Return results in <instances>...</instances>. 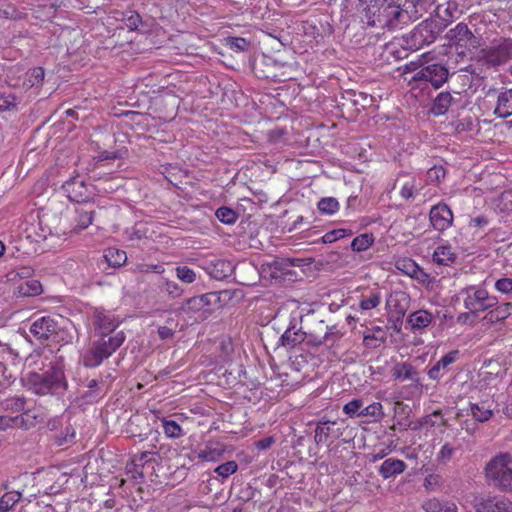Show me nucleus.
<instances>
[{
	"instance_id": "39",
	"label": "nucleus",
	"mask_w": 512,
	"mask_h": 512,
	"mask_svg": "<svg viewBox=\"0 0 512 512\" xmlns=\"http://www.w3.org/2000/svg\"><path fill=\"white\" fill-rule=\"evenodd\" d=\"M27 15L26 12L17 10L14 6L10 5L4 0H0V17L21 19Z\"/></svg>"
},
{
	"instance_id": "2",
	"label": "nucleus",
	"mask_w": 512,
	"mask_h": 512,
	"mask_svg": "<svg viewBox=\"0 0 512 512\" xmlns=\"http://www.w3.org/2000/svg\"><path fill=\"white\" fill-rule=\"evenodd\" d=\"M124 341L125 334L123 331L101 335V338L83 354V364L90 368L99 366L105 359L109 358Z\"/></svg>"
},
{
	"instance_id": "33",
	"label": "nucleus",
	"mask_w": 512,
	"mask_h": 512,
	"mask_svg": "<svg viewBox=\"0 0 512 512\" xmlns=\"http://www.w3.org/2000/svg\"><path fill=\"white\" fill-rule=\"evenodd\" d=\"M56 9V6L50 1L41 0L35 8H33L34 17L42 21L49 20L54 17Z\"/></svg>"
},
{
	"instance_id": "8",
	"label": "nucleus",
	"mask_w": 512,
	"mask_h": 512,
	"mask_svg": "<svg viewBox=\"0 0 512 512\" xmlns=\"http://www.w3.org/2000/svg\"><path fill=\"white\" fill-rule=\"evenodd\" d=\"M44 76L45 72L41 67H35L26 72L16 68L9 72L7 82L11 87L29 90L40 87L43 84Z\"/></svg>"
},
{
	"instance_id": "61",
	"label": "nucleus",
	"mask_w": 512,
	"mask_h": 512,
	"mask_svg": "<svg viewBox=\"0 0 512 512\" xmlns=\"http://www.w3.org/2000/svg\"><path fill=\"white\" fill-rule=\"evenodd\" d=\"M139 270L141 272H154L156 274H162L165 271V268L161 264H142L139 266Z\"/></svg>"
},
{
	"instance_id": "19",
	"label": "nucleus",
	"mask_w": 512,
	"mask_h": 512,
	"mask_svg": "<svg viewBox=\"0 0 512 512\" xmlns=\"http://www.w3.org/2000/svg\"><path fill=\"white\" fill-rule=\"evenodd\" d=\"M433 321V315L428 310L420 309L410 313L407 324L413 331H421L427 328Z\"/></svg>"
},
{
	"instance_id": "56",
	"label": "nucleus",
	"mask_w": 512,
	"mask_h": 512,
	"mask_svg": "<svg viewBox=\"0 0 512 512\" xmlns=\"http://www.w3.org/2000/svg\"><path fill=\"white\" fill-rule=\"evenodd\" d=\"M495 289L503 294L512 293V278H501L495 282Z\"/></svg>"
},
{
	"instance_id": "43",
	"label": "nucleus",
	"mask_w": 512,
	"mask_h": 512,
	"mask_svg": "<svg viewBox=\"0 0 512 512\" xmlns=\"http://www.w3.org/2000/svg\"><path fill=\"white\" fill-rule=\"evenodd\" d=\"M419 187V183L416 178L410 177L406 179L400 188V195L402 198L409 200L414 196V191Z\"/></svg>"
},
{
	"instance_id": "50",
	"label": "nucleus",
	"mask_w": 512,
	"mask_h": 512,
	"mask_svg": "<svg viewBox=\"0 0 512 512\" xmlns=\"http://www.w3.org/2000/svg\"><path fill=\"white\" fill-rule=\"evenodd\" d=\"M217 219L224 224H233L237 220V215L231 208L220 207L215 213Z\"/></svg>"
},
{
	"instance_id": "62",
	"label": "nucleus",
	"mask_w": 512,
	"mask_h": 512,
	"mask_svg": "<svg viewBox=\"0 0 512 512\" xmlns=\"http://www.w3.org/2000/svg\"><path fill=\"white\" fill-rule=\"evenodd\" d=\"M141 19L139 14L135 12H130V15L126 18V27L130 30H134L140 24Z\"/></svg>"
},
{
	"instance_id": "21",
	"label": "nucleus",
	"mask_w": 512,
	"mask_h": 512,
	"mask_svg": "<svg viewBox=\"0 0 512 512\" xmlns=\"http://www.w3.org/2000/svg\"><path fill=\"white\" fill-rule=\"evenodd\" d=\"M407 465L400 459H386L379 467V474L384 479H389L403 473Z\"/></svg>"
},
{
	"instance_id": "32",
	"label": "nucleus",
	"mask_w": 512,
	"mask_h": 512,
	"mask_svg": "<svg viewBox=\"0 0 512 512\" xmlns=\"http://www.w3.org/2000/svg\"><path fill=\"white\" fill-rule=\"evenodd\" d=\"M452 103V96L448 92H441L438 94V96L435 98L431 112L435 116H441L444 115Z\"/></svg>"
},
{
	"instance_id": "3",
	"label": "nucleus",
	"mask_w": 512,
	"mask_h": 512,
	"mask_svg": "<svg viewBox=\"0 0 512 512\" xmlns=\"http://www.w3.org/2000/svg\"><path fill=\"white\" fill-rule=\"evenodd\" d=\"M26 385L37 395L54 393L66 386L64 372L59 367H52L43 374L29 373L26 377Z\"/></svg>"
},
{
	"instance_id": "44",
	"label": "nucleus",
	"mask_w": 512,
	"mask_h": 512,
	"mask_svg": "<svg viewBox=\"0 0 512 512\" xmlns=\"http://www.w3.org/2000/svg\"><path fill=\"white\" fill-rule=\"evenodd\" d=\"M318 209L325 214H334L339 210V202L333 197L322 198L318 202Z\"/></svg>"
},
{
	"instance_id": "25",
	"label": "nucleus",
	"mask_w": 512,
	"mask_h": 512,
	"mask_svg": "<svg viewBox=\"0 0 512 512\" xmlns=\"http://www.w3.org/2000/svg\"><path fill=\"white\" fill-rule=\"evenodd\" d=\"M512 303H503L495 305L493 309H489L484 319L489 323H498L507 319L511 315Z\"/></svg>"
},
{
	"instance_id": "42",
	"label": "nucleus",
	"mask_w": 512,
	"mask_h": 512,
	"mask_svg": "<svg viewBox=\"0 0 512 512\" xmlns=\"http://www.w3.org/2000/svg\"><path fill=\"white\" fill-rule=\"evenodd\" d=\"M20 497V493L16 491L5 493L0 498V512H7L10 510L20 500Z\"/></svg>"
},
{
	"instance_id": "49",
	"label": "nucleus",
	"mask_w": 512,
	"mask_h": 512,
	"mask_svg": "<svg viewBox=\"0 0 512 512\" xmlns=\"http://www.w3.org/2000/svg\"><path fill=\"white\" fill-rule=\"evenodd\" d=\"M18 100L16 96L7 91L0 90V110H10L17 106Z\"/></svg>"
},
{
	"instance_id": "6",
	"label": "nucleus",
	"mask_w": 512,
	"mask_h": 512,
	"mask_svg": "<svg viewBox=\"0 0 512 512\" xmlns=\"http://www.w3.org/2000/svg\"><path fill=\"white\" fill-rule=\"evenodd\" d=\"M463 296L464 307L471 313H480L493 308L497 304V298L489 294L482 287L467 286L460 291Z\"/></svg>"
},
{
	"instance_id": "35",
	"label": "nucleus",
	"mask_w": 512,
	"mask_h": 512,
	"mask_svg": "<svg viewBox=\"0 0 512 512\" xmlns=\"http://www.w3.org/2000/svg\"><path fill=\"white\" fill-rule=\"evenodd\" d=\"M162 427L166 437L171 439H178L184 435L181 426L174 420H168L166 418L161 419Z\"/></svg>"
},
{
	"instance_id": "18",
	"label": "nucleus",
	"mask_w": 512,
	"mask_h": 512,
	"mask_svg": "<svg viewBox=\"0 0 512 512\" xmlns=\"http://www.w3.org/2000/svg\"><path fill=\"white\" fill-rule=\"evenodd\" d=\"M391 375L398 381H417L418 372L416 368L407 361L397 362L391 369Z\"/></svg>"
},
{
	"instance_id": "30",
	"label": "nucleus",
	"mask_w": 512,
	"mask_h": 512,
	"mask_svg": "<svg viewBox=\"0 0 512 512\" xmlns=\"http://www.w3.org/2000/svg\"><path fill=\"white\" fill-rule=\"evenodd\" d=\"M306 334L301 329L288 328L281 336V343L284 347L294 348L305 340Z\"/></svg>"
},
{
	"instance_id": "37",
	"label": "nucleus",
	"mask_w": 512,
	"mask_h": 512,
	"mask_svg": "<svg viewBox=\"0 0 512 512\" xmlns=\"http://www.w3.org/2000/svg\"><path fill=\"white\" fill-rule=\"evenodd\" d=\"M359 415L362 417H370L373 421L380 420L384 413H383V406L379 402H374L367 407L361 409Z\"/></svg>"
},
{
	"instance_id": "13",
	"label": "nucleus",
	"mask_w": 512,
	"mask_h": 512,
	"mask_svg": "<svg viewBox=\"0 0 512 512\" xmlns=\"http://www.w3.org/2000/svg\"><path fill=\"white\" fill-rule=\"evenodd\" d=\"M60 329L58 321L51 316H42L35 319L30 325V333L40 341L49 339Z\"/></svg>"
},
{
	"instance_id": "59",
	"label": "nucleus",
	"mask_w": 512,
	"mask_h": 512,
	"mask_svg": "<svg viewBox=\"0 0 512 512\" xmlns=\"http://www.w3.org/2000/svg\"><path fill=\"white\" fill-rule=\"evenodd\" d=\"M500 204L505 211H512V190L505 191L500 196Z\"/></svg>"
},
{
	"instance_id": "1",
	"label": "nucleus",
	"mask_w": 512,
	"mask_h": 512,
	"mask_svg": "<svg viewBox=\"0 0 512 512\" xmlns=\"http://www.w3.org/2000/svg\"><path fill=\"white\" fill-rule=\"evenodd\" d=\"M353 4L356 0H346ZM356 10L361 22L374 28L395 29L409 23V16L396 0H357Z\"/></svg>"
},
{
	"instance_id": "51",
	"label": "nucleus",
	"mask_w": 512,
	"mask_h": 512,
	"mask_svg": "<svg viewBox=\"0 0 512 512\" xmlns=\"http://www.w3.org/2000/svg\"><path fill=\"white\" fill-rule=\"evenodd\" d=\"M162 291L173 299L181 297L184 292L176 282L170 280H165L163 282Z\"/></svg>"
},
{
	"instance_id": "29",
	"label": "nucleus",
	"mask_w": 512,
	"mask_h": 512,
	"mask_svg": "<svg viewBox=\"0 0 512 512\" xmlns=\"http://www.w3.org/2000/svg\"><path fill=\"white\" fill-rule=\"evenodd\" d=\"M458 355V351H451L444 356L441 357V359L429 369L428 376L430 379L437 380L441 377V370L445 369L447 366L452 364Z\"/></svg>"
},
{
	"instance_id": "14",
	"label": "nucleus",
	"mask_w": 512,
	"mask_h": 512,
	"mask_svg": "<svg viewBox=\"0 0 512 512\" xmlns=\"http://www.w3.org/2000/svg\"><path fill=\"white\" fill-rule=\"evenodd\" d=\"M431 225L438 231L448 229L453 222V213L444 203L434 205L429 214Z\"/></svg>"
},
{
	"instance_id": "16",
	"label": "nucleus",
	"mask_w": 512,
	"mask_h": 512,
	"mask_svg": "<svg viewBox=\"0 0 512 512\" xmlns=\"http://www.w3.org/2000/svg\"><path fill=\"white\" fill-rule=\"evenodd\" d=\"M496 406L491 398L470 402V414L478 422H487L493 416Z\"/></svg>"
},
{
	"instance_id": "55",
	"label": "nucleus",
	"mask_w": 512,
	"mask_h": 512,
	"mask_svg": "<svg viewBox=\"0 0 512 512\" xmlns=\"http://www.w3.org/2000/svg\"><path fill=\"white\" fill-rule=\"evenodd\" d=\"M445 176V170L441 166H434L427 171V181L430 183H436L443 179Z\"/></svg>"
},
{
	"instance_id": "11",
	"label": "nucleus",
	"mask_w": 512,
	"mask_h": 512,
	"mask_svg": "<svg viewBox=\"0 0 512 512\" xmlns=\"http://www.w3.org/2000/svg\"><path fill=\"white\" fill-rule=\"evenodd\" d=\"M448 79V70L441 64H431L421 68L414 76V81H425L439 88Z\"/></svg>"
},
{
	"instance_id": "26",
	"label": "nucleus",
	"mask_w": 512,
	"mask_h": 512,
	"mask_svg": "<svg viewBox=\"0 0 512 512\" xmlns=\"http://www.w3.org/2000/svg\"><path fill=\"white\" fill-rule=\"evenodd\" d=\"M495 114L501 118L512 115V90H506L499 94Z\"/></svg>"
},
{
	"instance_id": "27",
	"label": "nucleus",
	"mask_w": 512,
	"mask_h": 512,
	"mask_svg": "<svg viewBox=\"0 0 512 512\" xmlns=\"http://www.w3.org/2000/svg\"><path fill=\"white\" fill-rule=\"evenodd\" d=\"M30 416L29 411H25L20 415H17L15 417L3 415L0 416V431L7 430L11 427H21V428H28L30 424L27 423L26 418Z\"/></svg>"
},
{
	"instance_id": "10",
	"label": "nucleus",
	"mask_w": 512,
	"mask_h": 512,
	"mask_svg": "<svg viewBox=\"0 0 512 512\" xmlns=\"http://www.w3.org/2000/svg\"><path fill=\"white\" fill-rule=\"evenodd\" d=\"M471 505L475 512H512V502L505 497L474 495Z\"/></svg>"
},
{
	"instance_id": "15",
	"label": "nucleus",
	"mask_w": 512,
	"mask_h": 512,
	"mask_svg": "<svg viewBox=\"0 0 512 512\" xmlns=\"http://www.w3.org/2000/svg\"><path fill=\"white\" fill-rule=\"evenodd\" d=\"M224 452V445L215 442H208L204 448L193 450L189 458L191 460H199L202 462H216L223 456Z\"/></svg>"
},
{
	"instance_id": "48",
	"label": "nucleus",
	"mask_w": 512,
	"mask_h": 512,
	"mask_svg": "<svg viewBox=\"0 0 512 512\" xmlns=\"http://www.w3.org/2000/svg\"><path fill=\"white\" fill-rule=\"evenodd\" d=\"M352 233L353 232L350 229H335V230L325 233L322 236V241H323V243H333V242H335L339 239H342L344 237L351 236Z\"/></svg>"
},
{
	"instance_id": "22",
	"label": "nucleus",
	"mask_w": 512,
	"mask_h": 512,
	"mask_svg": "<svg viewBox=\"0 0 512 512\" xmlns=\"http://www.w3.org/2000/svg\"><path fill=\"white\" fill-rule=\"evenodd\" d=\"M336 422H320L315 429V441L320 443H326L327 440L332 438H338L342 435L340 429H335Z\"/></svg>"
},
{
	"instance_id": "41",
	"label": "nucleus",
	"mask_w": 512,
	"mask_h": 512,
	"mask_svg": "<svg viewBox=\"0 0 512 512\" xmlns=\"http://www.w3.org/2000/svg\"><path fill=\"white\" fill-rule=\"evenodd\" d=\"M176 277L183 283L191 284L197 279L196 272L188 266L182 265L175 268Z\"/></svg>"
},
{
	"instance_id": "52",
	"label": "nucleus",
	"mask_w": 512,
	"mask_h": 512,
	"mask_svg": "<svg viewBox=\"0 0 512 512\" xmlns=\"http://www.w3.org/2000/svg\"><path fill=\"white\" fill-rule=\"evenodd\" d=\"M237 469L238 464L235 461H228L217 466L215 468V473L222 478H228L230 475L234 474Z\"/></svg>"
},
{
	"instance_id": "53",
	"label": "nucleus",
	"mask_w": 512,
	"mask_h": 512,
	"mask_svg": "<svg viewBox=\"0 0 512 512\" xmlns=\"http://www.w3.org/2000/svg\"><path fill=\"white\" fill-rule=\"evenodd\" d=\"M363 406V401L360 399H353L346 403L343 407V412L349 417L360 416L359 413Z\"/></svg>"
},
{
	"instance_id": "9",
	"label": "nucleus",
	"mask_w": 512,
	"mask_h": 512,
	"mask_svg": "<svg viewBox=\"0 0 512 512\" xmlns=\"http://www.w3.org/2000/svg\"><path fill=\"white\" fill-rule=\"evenodd\" d=\"M213 297L214 294L212 293L191 297L182 303L179 310L189 318L204 320L210 313L209 307Z\"/></svg>"
},
{
	"instance_id": "4",
	"label": "nucleus",
	"mask_w": 512,
	"mask_h": 512,
	"mask_svg": "<svg viewBox=\"0 0 512 512\" xmlns=\"http://www.w3.org/2000/svg\"><path fill=\"white\" fill-rule=\"evenodd\" d=\"M486 478L505 491H512V455L499 453L485 466Z\"/></svg>"
},
{
	"instance_id": "58",
	"label": "nucleus",
	"mask_w": 512,
	"mask_h": 512,
	"mask_svg": "<svg viewBox=\"0 0 512 512\" xmlns=\"http://www.w3.org/2000/svg\"><path fill=\"white\" fill-rule=\"evenodd\" d=\"M442 484V479L437 474H430L424 480V486L428 490H434L435 487H438Z\"/></svg>"
},
{
	"instance_id": "57",
	"label": "nucleus",
	"mask_w": 512,
	"mask_h": 512,
	"mask_svg": "<svg viewBox=\"0 0 512 512\" xmlns=\"http://www.w3.org/2000/svg\"><path fill=\"white\" fill-rule=\"evenodd\" d=\"M489 224V219L485 215H478L476 217H472L469 220L468 226L471 228L483 229L487 227Z\"/></svg>"
},
{
	"instance_id": "64",
	"label": "nucleus",
	"mask_w": 512,
	"mask_h": 512,
	"mask_svg": "<svg viewBox=\"0 0 512 512\" xmlns=\"http://www.w3.org/2000/svg\"><path fill=\"white\" fill-rule=\"evenodd\" d=\"M158 334L161 339H169L174 335V331L166 326H161L158 328Z\"/></svg>"
},
{
	"instance_id": "36",
	"label": "nucleus",
	"mask_w": 512,
	"mask_h": 512,
	"mask_svg": "<svg viewBox=\"0 0 512 512\" xmlns=\"http://www.w3.org/2000/svg\"><path fill=\"white\" fill-rule=\"evenodd\" d=\"M374 243L372 234L364 233L355 237L351 243V248L355 252H363L369 249Z\"/></svg>"
},
{
	"instance_id": "38",
	"label": "nucleus",
	"mask_w": 512,
	"mask_h": 512,
	"mask_svg": "<svg viewBox=\"0 0 512 512\" xmlns=\"http://www.w3.org/2000/svg\"><path fill=\"white\" fill-rule=\"evenodd\" d=\"M26 400L24 397H12L6 399L3 403V409L11 413H20L24 411Z\"/></svg>"
},
{
	"instance_id": "28",
	"label": "nucleus",
	"mask_w": 512,
	"mask_h": 512,
	"mask_svg": "<svg viewBox=\"0 0 512 512\" xmlns=\"http://www.w3.org/2000/svg\"><path fill=\"white\" fill-rule=\"evenodd\" d=\"M425 512H458L457 506L452 502H442L437 498L426 500L422 504Z\"/></svg>"
},
{
	"instance_id": "20",
	"label": "nucleus",
	"mask_w": 512,
	"mask_h": 512,
	"mask_svg": "<svg viewBox=\"0 0 512 512\" xmlns=\"http://www.w3.org/2000/svg\"><path fill=\"white\" fill-rule=\"evenodd\" d=\"M461 0H449L444 7H437L438 17L445 23H451L459 18L463 10L460 7Z\"/></svg>"
},
{
	"instance_id": "47",
	"label": "nucleus",
	"mask_w": 512,
	"mask_h": 512,
	"mask_svg": "<svg viewBox=\"0 0 512 512\" xmlns=\"http://www.w3.org/2000/svg\"><path fill=\"white\" fill-rule=\"evenodd\" d=\"M92 221H93V212L92 211H86L83 209L77 210L76 228L78 230L86 229L89 225H91Z\"/></svg>"
},
{
	"instance_id": "46",
	"label": "nucleus",
	"mask_w": 512,
	"mask_h": 512,
	"mask_svg": "<svg viewBox=\"0 0 512 512\" xmlns=\"http://www.w3.org/2000/svg\"><path fill=\"white\" fill-rule=\"evenodd\" d=\"M24 296H36L42 293V285L38 280H29L20 286Z\"/></svg>"
},
{
	"instance_id": "40",
	"label": "nucleus",
	"mask_w": 512,
	"mask_h": 512,
	"mask_svg": "<svg viewBox=\"0 0 512 512\" xmlns=\"http://www.w3.org/2000/svg\"><path fill=\"white\" fill-rule=\"evenodd\" d=\"M407 300V295L402 292L391 293L386 300V305L389 309H395L397 313L404 314L405 308L400 306V303Z\"/></svg>"
},
{
	"instance_id": "12",
	"label": "nucleus",
	"mask_w": 512,
	"mask_h": 512,
	"mask_svg": "<svg viewBox=\"0 0 512 512\" xmlns=\"http://www.w3.org/2000/svg\"><path fill=\"white\" fill-rule=\"evenodd\" d=\"M63 191L67 197L75 202H85L92 194L91 185L87 184L85 179L76 176L66 181L62 186Z\"/></svg>"
},
{
	"instance_id": "54",
	"label": "nucleus",
	"mask_w": 512,
	"mask_h": 512,
	"mask_svg": "<svg viewBox=\"0 0 512 512\" xmlns=\"http://www.w3.org/2000/svg\"><path fill=\"white\" fill-rule=\"evenodd\" d=\"M455 450L456 449L450 443L443 444L437 453V461L440 463H447L453 457Z\"/></svg>"
},
{
	"instance_id": "63",
	"label": "nucleus",
	"mask_w": 512,
	"mask_h": 512,
	"mask_svg": "<svg viewBox=\"0 0 512 512\" xmlns=\"http://www.w3.org/2000/svg\"><path fill=\"white\" fill-rule=\"evenodd\" d=\"M414 279L421 283H427L430 280L429 274H427L421 267L418 268L417 273L413 276Z\"/></svg>"
},
{
	"instance_id": "5",
	"label": "nucleus",
	"mask_w": 512,
	"mask_h": 512,
	"mask_svg": "<svg viewBox=\"0 0 512 512\" xmlns=\"http://www.w3.org/2000/svg\"><path fill=\"white\" fill-rule=\"evenodd\" d=\"M512 58V39L499 37L493 39L488 46L478 52V59L488 66L497 67Z\"/></svg>"
},
{
	"instance_id": "45",
	"label": "nucleus",
	"mask_w": 512,
	"mask_h": 512,
	"mask_svg": "<svg viewBox=\"0 0 512 512\" xmlns=\"http://www.w3.org/2000/svg\"><path fill=\"white\" fill-rule=\"evenodd\" d=\"M396 268L413 278L418 271L419 265L412 259H401L396 262Z\"/></svg>"
},
{
	"instance_id": "7",
	"label": "nucleus",
	"mask_w": 512,
	"mask_h": 512,
	"mask_svg": "<svg viewBox=\"0 0 512 512\" xmlns=\"http://www.w3.org/2000/svg\"><path fill=\"white\" fill-rule=\"evenodd\" d=\"M446 38L449 41V45L455 47L459 55H465L480 45L479 39L464 23H458L454 28L450 29L446 34Z\"/></svg>"
},
{
	"instance_id": "60",
	"label": "nucleus",
	"mask_w": 512,
	"mask_h": 512,
	"mask_svg": "<svg viewBox=\"0 0 512 512\" xmlns=\"http://www.w3.org/2000/svg\"><path fill=\"white\" fill-rule=\"evenodd\" d=\"M248 45L249 43L244 38L235 37L230 39V47L235 51H244L247 49Z\"/></svg>"
},
{
	"instance_id": "24",
	"label": "nucleus",
	"mask_w": 512,
	"mask_h": 512,
	"mask_svg": "<svg viewBox=\"0 0 512 512\" xmlns=\"http://www.w3.org/2000/svg\"><path fill=\"white\" fill-rule=\"evenodd\" d=\"M397 4L402 3L401 10L409 16V22L419 18L426 10L423 0H396Z\"/></svg>"
},
{
	"instance_id": "17",
	"label": "nucleus",
	"mask_w": 512,
	"mask_h": 512,
	"mask_svg": "<svg viewBox=\"0 0 512 512\" xmlns=\"http://www.w3.org/2000/svg\"><path fill=\"white\" fill-rule=\"evenodd\" d=\"M94 324L100 335L113 334L120 320L111 312L97 310L94 313Z\"/></svg>"
},
{
	"instance_id": "23",
	"label": "nucleus",
	"mask_w": 512,
	"mask_h": 512,
	"mask_svg": "<svg viewBox=\"0 0 512 512\" xmlns=\"http://www.w3.org/2000/svg\"><path fill=\"white\" fill-rule=\"evenodd\" d=\"M456 257L455 249L448 243L439 245L433 253V261L444 266L454 263Z\"/></svg>"
},
{
	"instance_id": "31",
	"label": "nucleus",
	"mask_w": 512,
	"mask_h": 512,
	"mask_svg": "<svg viewBox=\"0 0 512 512\" xmlns=\"http://www.w3.org/2000/svg\"><path fill=\"white\" fill-rule=\"evenodd\" d=\"M382 296L379 290H370L367 294H362L359 300V307L362 311H369L378 307Z\"/></svg>"
},
{
	"instance_id": "34",
	"label": "nucleus",
	"mask_w": 512,
	"mask_h": 512,
	"mask_svg": "<svg viewBox=\"0 0 512 512\" xmlns=\"http://www.w3.org/2000/svg\"><path fill=\"white\" fill-rule=\"evenodd\" d=\"M104 258L111 267H120L127 261L126 252L114 247L105 250Z\"/></svg>"
}]
</instances>
